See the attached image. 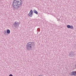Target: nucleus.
I'll list each match as a JSON object with an SVG mask.
<instances>
[{
    "mask_svg": "<svg viewBox=\"0 0 76 76\" xmlns=\"http://www.w3.org/2000/svg\"><path fill=\"white\" fill-rule=\"evenodd\" d=\"M34 13H35V14H36L37 15H38V12L36 10H33Z\"/></svg>",
    "mask_w": 76,
    "mask_h": 76,
    "instance_id": "nucleus-8",
    "label": "nucleus"
},
{
    "mask_svg": "<svg viewBox=\"0 0 76 76\" xmlns=\"http://www.w3.org/2000/svg\"><path fill=\"white\" fill-rule=\"evenodd\" d=\"M58 20H57V21Z\"/></svg>",
    "mask_w": 76,
    "mask_h": 76,
    "instance_id": "nucleus-14",
    "label": "nucleus"
},
{
    "mask_svg": "<svg viewBox=\"0 0 76 76\" xmlns=\"http://www.w3.org/2000/svg\"><path fill=\"white\" fill-rule=\"evenodd\" d=\"M22 6V0H13L12 3V7L14 10L17 9Z\"/></svg>",
    "mask_w": 76,
    "mask_h": 76,
    "instance_id": "nucleus-1",
    "label": "nucleus"
},
{
    "mask_svg": "<svg viewBox=\"0 0 76 76\" xmlns=\"http://www.w3.org/2000/svg\"><path fill=\"white\" fill-rule=\"evenodd\" d=\"M7 33L8 34H10V30L7 29Z\"/></svg>",
    "mask_w": 76,
    "mask_h": 76,
    "instance_id": "nucleus-9",
    "label": "nucleus"
},
{
    "mask_svg": "<svg viewBox=\"0 0 76 76\" xmlns=\"http://www.w3.org/2000/svg\"><path fill=\"white\" fill-rule=\"evenodd\" d=\"M76 75V72L75 71H73L71 73V76H75Z\"/></svg>",
    "mask_w": 76,
    "mask_h": 76,
    "instance_id": "nucleus-6",
    "label": "nucleus"
},
{
    "mask_svg": "<svg viewBox=\"0 0 76 76\" xmlns=\"http://www.w3.org/2000/svg\"><path fill=\"white\" fill-rule=\"evenodd\" d=\"M34 45V42H30L27 43L26 46V48L27 50H31L32 47Z\"/></svg>",
    "mask_w": 76,
    "mask_h": 76,
    "instance_id": "nucleus-2",
    "label": "nucleus"
},
{
    "mask_svg": "<svg viewBox=\"0 0 76 76\" xmlns=\"http://www.w3.org/2000/svg\"><path fill=\"white\" fill-rule=\"evenodd\" d=\"M9 76H13V75L12 74H10V75H9Z\"/></svg>",
    "mask_w": 76,
    "mask_h": 76,
    "instance_id": "nucleus-12",
    "label": "nucleus"
},
{
    "mask_svg": "<svg viewBox=\"0 0 76 76\" xmlns=\"http://www.w3.org/2000/svg\"><path fill=\"white\" fill-rule=\"evenodd\" d=\"M75 55V53H74V52H73L72 51H71L69 53V56L70 57H74Z\"/></svg>",
    "mask_w": 76,
    "mask_h": 76,
    "instance_id": "nucleus-4",
    "label": "nucleus"
},
{
    "mask_svg": "<svg viewBox=\"0 0 76 76\" xmlns=\"http://www.w3.org/2000/svg\"><path fill=\"white\" fill-rule=\"evenodd\" d=\"M37 31H38V32H39V31H40V28H38L37 29Z\"/></svg>",
    "mask_w": 76,
    "mask_h": 76,
    "instance_id": "nucleus-11",
    "label": "nucleus"
},
{
    "mask_svg": "<svg viewBox=\"0 0 76 76\" xmlns=\"http://www.w3.org/2000/svg\"><path fill=\"white\" fill-rule=\"evenodd\" d=\"M4 35H7V34H6V33H7V31H6L4 30Z\"/></svg>",
    "mask_w": 76,
    "mask_h": 76,
    "instance_id": "nucleus-10",
    "label": "nucleus"
},
{
    "mask_svg": "<svg viewBox=\"0 0 76 76\" xmlns=\"http://www.w3.org/2000/svg\"><path fill=\"white\" fill-rule=\"evenodd\" d=\"M20 24V22L19 21V22H18L17 21H15L14 22V24H13V25L15 28H18V27H19Z\"/></svg>",
    "mask_w": 76,
    "mask_h": 76,
    "instance_id": "nucleus-3",
    "label": "nucleus"
},
{
    "mask_svg": "<svg viewBox=\"0 0 76 76\" xmlns=\"http://www.w3.org/2000/svg\"><path fill=\"white\" fill-rule=\"evenodd\" d=\"M37 34H38V33H37Z\"/></svg>",
    "mask_w": 76,
    "mask_h": 76,
    "instance_id": "nucleus-13",
    "label": "nucleus"
},
{
    "mask_svg": "<svg viewBox=\"0 0 76 76\" xmlns=\"http://www.w3.org/2000/svg\"><path fill=\"white\" fill-rule=\"evenodd\" d=\"M28 15L30 17H32L33 15V11L32 10H31L30 11V12L28 14Z\"/></svg>",
    "mask_w": 76,
    "mask_h": 76,
    "instance_id": "nucleus-5",
    "label": "nucleus"
},
{
    "mask_svg": "<svg viewBox=\"0 0 76 76\" xmlns=\"http://www.w3.org/2000/svg\"><path fill=\"white\" fill-rule=\"evenodd\" d=\"M67 27L68 28H70V29H73V26H70V25H67Z\"/></svg>",
    "mask_w": 76,
    "mask_h": 76,
    "instance_id": "nucleus-7",
    "label": "nucleus"
}]
</instances>
